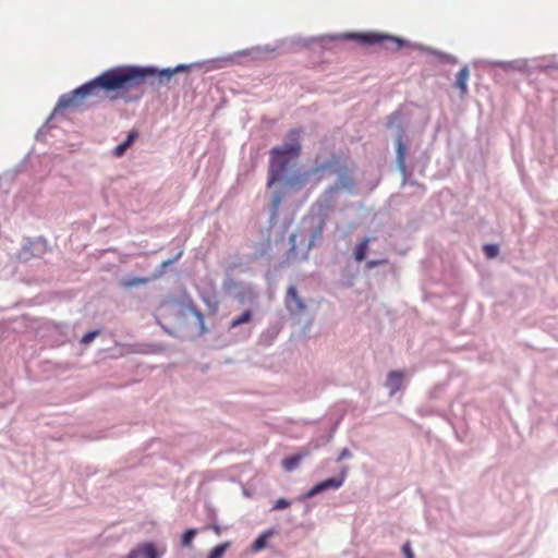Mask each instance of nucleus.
<instances>
[{"label": "nucleus", "instance_id": "nucleus-1", "mask_svg": "<svg viewBox=\"0 0 558 558\" xmlns=\"http://www.w3.org/2000/svg\"><path fill=\"white\" fill-rule=\"evenodd\" d=\"M189 65L180 64L175 69L157 71L154 68L118 66L112 68L71 93L62 95L56 106V110L78 108L86 100L99 102L105 99H114L112 92L129 90L141 85L151 76H158L160 82L170 81L174 73L185 71Z\"/></svg>", "mask_w": 558, "mask_h": 558}, {"label": "nucleus", "instance_id": "nucleus-2", "mask_svg": "<svg viewBox=\"0 0 558 558\" xmlns=\"http://www.w3.org/2000/svg\"><path fill=\"white\" fill-rule=\"evenodd\" d=\"M287 142L281 147H274L270 150L268 170V186L281 179L290 158H296L301 154L300 131L291 130L287 135Z\"/></svg>", "mask_w": 558, "mask_h": 558}, {"label": "nucleus", "instance_id": "nucleus-3", "mask_svg": "<svg viewBox=\"0 0 558 558\" xmlns=\"http://www.w3.org/2000/svg\"><path fill=\"white\" fill-rule=\"evenodd\" d=\"M348 37L355 39L359 43L366 45V46L388 43V44H391L393 46V49H396V50L400 49L403 46L402 39L395 37V36L376 33V32L351 33L348 35Z\"/></svg>", "mask_w": 558, "mask_h": 558}, {"label": "nucleus", "instance_id": "nucleus-4", "mask_svg": "<svg viewBox=\"0 0 558 558\" xmlns=\"http://www.w3.org/2000/svg\"><path fill=\"white\" fill-rule=\"evenodd\" d=\"M336 163H337L336 158H332L331 160H329L327 162L316 165L315 167H313L311 170H308L306 172H303V173H300V174L289 178L287 180V184H289L291 186H302L305 184V182L307 181V179L311 175H318L322 172L332 168Z\"/></svg>", "mask_w": 558, "mask_h": 558}, {"label": "nucleus", "instance_id": "nucleus-5", "mask_svg": "<svg viewBox=\"0 0 558 558\" xmlns=\"http://www.w3.org/2000/svg\"><path fill=\"white\" fill-rule=\"evenodd\" d=\"M345 480V470H343L338 477H330L323 482L317 483L314 485L307 493L306 498H312L327 489L333 488L337 489L341 487Z\"/></svg>", "mask_w": 558, "mask_h": 558}, {"label": "nucleus", "instance_id": "nucleus-6", "mask_svg": "<svg viewBox=\"0 0 558 558\" xmlns=\"http://www.w3.org/2000/svg\"><path fill=\"white\" fill-rule=\"evenodd\" d=\"M121 558H159V554L153 543H144Z\"/></svg>", "mask_w": 558, "mask_h": 558}, {"label": "nucleus", "instance_id": "nucleus-7", "mask_svg": "<svg viewBox=\"0 0 558 558\" xmlns=\"http://www.w3.org/2000/svg\"><path fill=\"white\" fill-rule=\"evenodd\" d=\"M286 303L288 310L292 313H301L305 310V304L299 296L294 286L289 287Z\"/></svg>", "mask_w": 558, "mask_h": 558}, {"label": "nucleus", "instance_id": "nucleus-8", "mask_svg": "<svg viewBox=\"0 0 558 558\" xmlns=\"http://www.w3.org/2000/svg\"><path fill=\"white\" fill-rule=\"evenodd\" d=\"M404 374L401 371H392L387 377V387L390 389V395L396 393L402 387Z\"/></svg>", "mask_w": 558, "mask_h": 558}, {"label": "nucleus", "instance_id": "nucleus-9", "mask_svg": "<svg viewBox=\"0 0 558 558\" xmlns=\"http://www.w3.org/2000/svg\"><path fill=\"white\" fill-rule=\"evenodd\" d=\"M470 77V71L468 66H463L457 74L456 86L460 89L462 96L468 93V81Z\"/></svg>", "mask_w": 558, "mask_h": 558}, {"label": "nucleus", "instance_id": "nucleus-10", "mask_svg": "<svg viewBox=\"0 0 558 558\" xmlns=\"http://www.w3.org/2000/svg\"><path fill=\"white\" fill-rule=\"evenodd\" d=\"M138 137V133L136 131H131L129 134H128V137L126 140L119 144L114 149H113V155L116 157H122L126 149L129 147L132 146V144L134 143V141Z\"/></svg>", "mask_w": 558, "mask_h": 558}, {"label": "nucleus", "instance_id": "nucleus-11", "mask_svg": "<svg viewBox=\"0 0 558 558\" xmlns=\"http://www.w3.org/2000/svg\"><path fill=\"white\" fill-rule=\"evenodd\" d=\"M307 454H308V451L305 450L302 453H298V454H293V456L284 458L282 460V465H283L284 470L288 471V472L293 471L295 468L299 466L301 460L304 457H306Z\"/></svg>", "mask_w": 558, "mask_h": 558}, {"label": "nucleus", "instance_id": "nucleus-12", "mask_svg": "<svg viewBox=\"0 0 558 558\" xmlns=\"http://www.w3.org/2000/svg\"><path fill=\"white\" fill-rule=\"evenodd\" d=\"M371 239L369 238H363L354 247V258L356 262H363L366 256V252L368 250Z\"/></svg>", "mask_w": 558, "mask_h": 558}, {"label": "nucleus", "instance_id": "nucleus-13", "mask_svg": "<svg viewBox=\"0 0 558 558\" xmlns=\"http://www.w3.org/2000/svg\"><path fill=\"white\" fill-rule=\"evenodd\" d=\"M149 282V278L147 277H133L128 279H122L121 286L125 289H131L136 286L147 284Z\"/></svg>", "mask_w": 558, "mask_h": 558}, {"label": "nucleus", "instance_id": "nucleus-14", "mask_svg": "<svg viewBox=\"0 0 558 558\" xmlns=\"http://www.w3.org/2000/svg\"><path fill=\"white\" fill-rule=\"evenodd\" d=\"M252 319V311L246 310L240 316L233 318L230 323V329L236 328L242 324H246Z\"/></svg>", "mask_w": 558, "mask_h": 558}, {"label": "nucleus", "instance_id": "nucleus-15", "mask_svg": "<svg viewBox=\"0 0 558 558\" xmlns=\"http://www.w3.org/2000/svg\"><path fill=\"white\" fill-rule=\"evenodd\" d=\"M405 145L403 144L401 137L397 141V161L399 166L404 169V161H405Z\"/></svg>", "mask_w": 558, "mask_h": 558}, {"label": "nucleus", "instance_id": "nucleus-16", "mask_svg": "<svg viewBox=\"0 0 558 558\" xmlns=\"http://www.w3.org/2000/svg\"><path fill=\"white\" fill-rule=\"evenodd\" d=\"M230 546L229 543H223V544H220L216 547H214L209 555L207 556V558H221L223 556V554L226 553V550L228 549V547Z\"/></svg>", "mask_w": 558, "mask_h": 558}, {"label": "nucleus", "instance_id": "nucleus-17", "mask_svg": "<svg viewBox=\"0 0 558 558\" xmlns=\"http://www.w3.org/2000/svg\"><path fill=\"white\" fill-rule=\"evenodd\" d=\"M352 185H353V181H352L350 178H348V177H343V178H341V182H340V184H336V185H333V186H330V187L327 190V192H328V193H335V192H337L340 187L351 189V187H352Z\"/></svg>", "mask_w": 558, "mask_h": 558}, {"label": "nucleus", "instance_id": "nucleus-18", "mask_svg": "<svg viewBox=\"0 0 558 558\" xmlns=\"http://www.w3.org/2000/svg\"><path fill=\"white\" fill-rule=\"evenodd\" d=\"M197 534V531L195 529H189L186 530L183 535H182V545L184 547H189L192 542H193V538L195 537V535Z\"/></svg>", "mask_w": 558, "mask_h": 558}, {"label": "nucleus", "instance_id": "nucleus-19", "mask_svg": "<svg viewBox=\"0 0 558 558\" xmlns=\"http://www.w3.org/2000/svg\"><path fill=\"white\" fill-rule=\"evenodd\" d=\"M268 534H262L258 536L252 545L254 551H259L266 547Z\"/></svg>", "mask_w": 558, "mask_h": 558}, {"label": "nucleus", "instance_id": "nucleus-20", "mask_svg": "<svg viewBox=\"0 0 558 558\" xmlns=\"http://www.w3.org/2000/svg\"><path fill=\"white\" fill-rule=\"evenodd\" d=\"M498 246L494 244H486L484 246V252L488 258H494L498 254Z\"/></svg>", "mask_w": 558, "mask_h": 558}, {"label": "nucleus", "instance_id": "nucleus-21", "mask_svg": "<svg viewBox=\"0 0 558 558\" xmlns=\"http://www.w3.org/2000/svg\"><path fill=\"white\" fill-rule=\"evenodd\" d=\"M99 335V331L98 330H94V331H89L87 333H85L83 336V338L81 339V342L83 344H88L90 343L97 336Z\"/></svg>", "mask_w": 558, "mask_h": 558}, {"label": "nucleus", "instance_id": "nucleus-22", "mask_svg": "<svg viewBox=\"0 0 558 558\" xmlns=\"http://www.w3.org/2000/svg\"><path fill=\"white\" fill-rule=\"evenodd\" d=\"M291 502L284 498H280L278 499L274 507H272V510H281V509H286L288 507H290Z\"/></svg>", "mask_w": 558, "mask_h": 558}, {"label": "nucleus", "instance_id": "nucleus-23", "mask_svg": "<svg viewBox=\"0 0 558 558\" xmlns=\"http://www.w3.org/2000/svg\"><path fill=\"white\" fill-rule=\"evenodd\" d=\"M402 553L405 556V558H415L410 542L404 543V545L402 546Z\"/></svg>", "mask_w": 558, "mask_h": 558}, {"label": "nucleus", "instance_id": "nucleus-24", "mask_svg": "<svg viewBox=\"0 0 558 558\" xmlns=\"http://www.w3.org/2000/svg\"><path fill=\"white\" fill-rule=\"evenodd\" d=\"M281 201H282V194L281 193H277L275 194L274 198H272V209L274 211H276L280 204H281Z\"/></svg>", "mask_w": 558, "mask_h": 558}, {"label": "nucleus", "instance_id": "nucleus-25", "mask_svg": "<svg viewBox=\"0 0 558 558\" xmlns=\"http://www.w3.org/2000/svg\"><path fill=\"white\" fill-rule=\"evenodd\" d=\"M349 457H351V452H350V450H349L348 448H343V449L341 450V452H340V454H339V457H338L337 461H341V460H343V459H345V458H349Z\"/></svg>", "mask_w": 558, "mask_h": 558}, {"label": "nucleus", "instance_id": "nucleus-26", "mask_svg": "<svg viewBox=\"0 0 558 558\" xmlns=\"http://www.w3.org/2000/svg\"><path fill=\"white\" fill-rule=\"evenodd\" d=\"M379 264H381V262H380V260H369V262L367 263V267H368V268H373V267H375V266H378Z\"/></svg>", "mask_w": 558, "mask_h": 558}, {"label": "nucleus", "instance_id": "nucleus-27", "mask_svg": "<svg viewBox=\"0 0 558 558\" xmlns=\"http://www.w3.org/2000/svg\"><path fill=\"white\" fill-rule=\"evenodd\" d=\"M323 229H324V222H322L318 227V231H317V234L320 235L322 232H323Z\"/></svg>", "mask_w": 558, "mask_h": 558}]
</instances>
